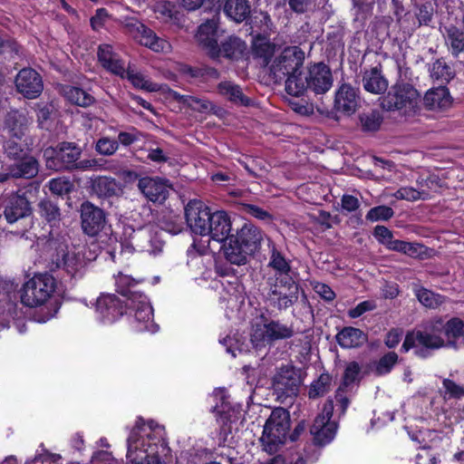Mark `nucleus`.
<instances>
[{
  "mask_svg": "<svg viewBox=\"0 0 464 464\" xmlns=\"http://www.w3.org/2000/svg\"><path fill=\"white\" fill-rule=\"evenodd\" d=\"M153 421L145 423L142 418H138L134 428L128 438L127 464H165L160 458L154 454L156 445L146 444L144 437H150L153 430Z\"/></svg>",
  "mask_w": 464,
  "mask_h": 464,
  "instance_id": "obj_1",
  "label": "nucleus"
},
{
  "mask_svg": "<svg viewBox=\"0 0 464 464\" xmlns=\"http://www.w3.org/2000/svg\"><path fill=\"white\" fill-rule=\"evenodd\" d=\"M289 428V412L281 407L273 410L265 423L260 438L263 450L269 454L276 453L285 443Z\"/></svg>",
  "mask_w": 464,
  "mask_h": 464,
  "instance_id": "obj_2",
  "label": "nucleus"
},
{
  "mask_svg": "<svg viewBox=\"0 0 464 464\" xmlns=\"http://www.w3.org/2000/svg\"><path fill=\"white\" fill-rule=\"evenodd\" d=\"M266 303L279 312L294 305L299 297V284L295 279L267 278Z\"/></svg>",
  "mask_w": 464,
  "mask_h": 464,
  "instance_id": "obj_3",
  "label": "nucleus"
},
{
  "mask_svg": "<svg viewBox=\"0 0 464 464\" xmlns=\"http://www.w3.org/2000/svg\"><path fill=\"white\" fill-rule=\"evenodd\" d=\"M419 92L410 83L398 82L392 86L386 95L382 97L381 105L389 111H398L408 114L415 110L420 101Z\"/></svg>",
  "mask_w": 464,
  "mask_h": 464,
  "instance_id": "obj_4",
  "label": "nucleus"
},
{
  "mask_svg": "<svg viewBox=\"0 0 464 464\" xmlns=\"http://www.w3.org/2000/svg\"><path fill=\"white\" fill-rule=\"evenodd\" d=\"M292 324H284L280 320L266 319L262 324H256L251 334V343L256 349L271 346L278 341L287 340L295 335Z\"/></svg>",
  "mask_w": 464,
  "mask_h": 464,
  "instance_id": "obj_5",
  "label": "nucleus"
},
{
  "mask_svg": "<svg viewBox=\"0 0 464 464\" xmlns=\"http://www.w3.org/2000/svg\"><path fill=\"white\" fill-rule=\"evenodd\" d=\"M56 288L54 277L47 273L35 275L24 283L22 288L21 301L29 307L46 303Z\"/></svg>",
  "mask_w": 464,
  "mask_h": 464,
  "instance_id": "obj_6",
  "label": "nucleus"
},
{
  "mask_svg": "<svg viewBox=\"0 0 464 464\" xmlns=\"http://www.w3.org/2000/svg\"><path fill=\"white\" fill-rule=\"evenodd\" d=\"M125 34L135 42L156 53H168L170 50L169 43L159 37L156 33L135 17H124L120 21Z\"/></svg>",
  "mask_w": 464,
  "mask_h": 464,
  "instance_id": "obj_7",
  "label": "nucleus"
},
{
  "mask_svg": "<svg viewBox=\"0 0 464 464\" xmlns=\"http://www.w3.org/2000/svg\"><path fill=\"white\" fill-rule=\"evenodd\" d=\"M82 156V149L73 142H61L55 148L44 150V157L47 169L59 170L74 169Z\"/></svg>",
  "mask_w": 464,
  "mask_h": 464,
  "instance_id": "obj_8",
  "label": "nucleus"
},
{
  "mask_svg": "<svg viewBox=\"0 0 464 464\" xmlns=\"http://www.w3.org/2000/svg\"><path fill=\"white\" fill-rule=\"evenodd\" d=\"M445 341L439 330H434V322L425 328L424 331L409 332L401 345L403 352L415 348V353L420 357L428 355V350L439 349L444 346Z\"/></svg>",
  "mask_w": 464,
  "mask_h": 464,
  "instance_id": "obj_9",
  "label": "nucleus"
},
{
  "mask_svg": "<svg viewBox=\"0 0 464 464\" xmlns=\"http://www.w3.org/2000/svg\"><path fill=\"white\" fill-rule=\"evenodd\" d=\"M304 62V53L298 46H287L275 57L269 66L270 74L283 81L288 74L298 72Z\"/></svg>",
  "mask_w": 464,
  "mask_h": 464,
  "instance_id": "obj_10",
  "label": "nucleus"
},
{
  "mask_svg": "<svg viewBox=\"0 0 464 464\" xmlns=\"http://www.w3.org/2000/svg\"><path fill=\"white\" fill-rule=\"evenodd\" d=\"M334 402L327 400L324 404L322 412L316 416L310 429L314 442L319 446L330 443L335 437L337 423L332 420Z\"/></svg>",
  "mask_w": 464,
  "mask_h": 464,
  "instance_id": "obj_11",
  "label": "nucleus"
},
{
  "mask_svg": "<svg viewBox=\"0 0 464 464\" xmlns=\"http://www.w3.org/2000/svg\"><path fill=\"white\" fill-rule=\"evenodd\" d=\"M127 305L114 294H102L95 303L96 318L102 324H112L126 313Z\"/></svg>",
  "mask_w": 464,
  "mask_h": 464,
  "instance_id": "obj_12",
  "label": "nucleus"
},
{
  "mask_svg": "<svg viewBox=\"0 0 464 464\" xmlns=\"http://www.w3.org/2000/svg\"><path fill=\"white\" fill-rule=\"evenodd\" d=\"M127 307L134 313L135 328L139 332H155L157 326L152 322L153 310L148 297L141 292H135Z\"/></svg>",
  "mask_w": 464,
  "mask_h": 464,
  "instance_id": "obj_13",
  "label": "nucleus"
},
{
  "mask_svg": "<svg viewBox=\"0 0 464 464\" xmlns=\"http://www.w3.org/2000/svg\"><path fill=\"white\" fill-rule=\"evenodd\" d=\"M219 17L218 14L212 15L198 26L196 38L200 45L207 51L208 55L213 59L220 58V48L218 44V28Z\"/></svg>",
  "mask_w": 464,
  "mask_h": 464,
  "instance_id": "obj_14",
  "label": "nucleus"
},
{
  "mask_svg": "<svg viewBox=\"0 0 464 464\" xmlns=\"http://www.w3.org/2000/svg\"><path fill=\"white\" fill-rule=\"evenodd\" d=\"M213 212L201 200H190L185 208L187 224L191 231L204 237Z\"/></svg>",
  "mask_w": 464,
  "mask_h": 464,
  "instance_id": "obj_15",
  "label": "nucleus"
},
{
  "mask_svg": "<svg viewBox=\"0 0 464 464\" xmlns=\"http://www.w3.org/2000/svg\"><path fill=\"white\" fill-rule=\"evenodd\" d=\"M81 225L84 234L97 236L105 227V212L94 204L85 201L81 205Z\"/></svg>",
  "mask_w": 464,
  "mask_h": 464,
  "instance_id": "obj_16",
  "label": "nucleus"
},
{
  "mask_svg": "<svg viewBox=\"0 0 464 464\" xmlns=\"http://www.w3.org/2000/svg\"><path fill=\"white\" fill-rule=\"evenodd\" d=\"M300 383V376L293 366L287 365L279 368L273 377L274 390L281 396L296 395Z\"/></svg>",
  "mask_w": 464,
  "mask_h": 464,
  "instance_id": "obj_17",
  "label": "nucleus"
},
{
  "mask_svg": "<svg viewBox=\"0 0 464 464\" xmlns=\"http://www.w3.org/2000/svg\"><path fill=\"white\" fill-rule=\"evenodd\" d=\"M15 87L27 99L37 98L44 90L41 75L32 68L22 69L15 77Z\"/></svg>",
  "mask_w": 464,
  "mask_h": 464,
  "instance_id": "obj_18",
  "label": "nucleus"
},
{
  "mask_svg": "<svg viewBox=\"0 0 464 464\" xmlns=\"http://www.w3.org/2000/svg\"><path fill=\"white\" fill-rule=\"evenodd\" d=\"M306 78L308 89L316 94L328 92L333 85L331 69L324 63H314L307 68Z\"/></svg>",
  "mask_w": 464,
  "mask_h": 464,
  "instance_id": "obj_19",
  "label": "nucleus"
},
{
  "mask_svg": "<svg viewBox=\"0 0 464 464\" xmlns=\"http://www.w3.org/2000/svg\"><path fill=\"white\" fill-rule=\"evenodd\" d=\"M138 188L147 199L162 204L169 197L170 184L159 177H144L139 179Z\"/></svg>",
  "mask_w": 464,
  "mask_h": 464,
  "instance_id": "obj_20",
  "label": "nucleus"
},
{
  "mask_svg": "<svg viewBox=\"0 0 464 464\" xmlns=\"http://www.w3.org/2000/svg\"><path fill=\"white\" fill-rule=\"evenodd\" d=\"M360 103L358 90L348 83L342 84L335 92L334 109L346 115L353 114Z\"/></svg>",
  "mask_w": 464,
  "mask_h": 464,
  "instance_id": "obj_21",
  "label": "nucleus"
},
{
  "mask_svg": "<svg viewBox=\"0 0 464 464\" xmlns=\"http://www.w3.org/2000/svg\"><path fill=\"white\" fill-rule=\"evenodd\" d=\"M53 261L57 267H63L72 276L80 274L85 266L83 256L80 252H69L65 245H59V250Z\"/></svg>",
  "mask_w": 464,
  "mask_h": 464,
  "instance_id": "obj_22",
  "label": "nucleus"
},
{
  "mask_svg": "<svg viewBox=\"0 0 464 464\" xmlns=\"http://www.w3.org/2000/svg\"><path fill=\"white\" fill-rule=\"evenodd\" d=\"M231 230L230 218L225 211H215L209 219L205 236H209L213 240L223 242L229 237Z\"/></svg>",
  "mask_w": 464,
  "mask_h": 464,
  "instance_id": "obj_23",
  "label": "nucleus"
},
{
  "mask_svg": "<svg viewBox=\"0 0 464 464\" xmlns=\"http://www.w3.org/2000/svg\"><path fill=\"white\" fill-rule=\"evenodd\" d=\"M236 238L243 246L253 255L257 251L264 240L265 235L262 230L253 224L246 223L237 232Z\"/></svg>",
  "mask_w": 464,
  "mask_h": 464,
  "instance_id": "obj_24",
  "label": "nucleus"
},
{
  "mask_svg": "<svg viewBox=\"0 0 464 464\" xmlns=\"http://www.w3.org/2000/svg\"><path fill=\"white\" fill-rule=\"evenodd\" d=\"M33 123L32 118L19 111H9L5 119V128L10 136L21 140Z\"/></svg>",
  "mask_w": 464,
  "mask_h": 464,
  "instance_id": "obj_25",
  "label": "nucleus"
},
{
  "mask_svg": "<svg viewBox=\"0 0 464 464\" xmlns=\"http://www.w3.org/2000/svg\"><path fill=\"white\" fill-rule=\"evenodd\" d=\"M270 256L267 266L275 270V276L270 278L294 279L291 276V265L284 255L276 247V245L268 238Z\"/></svg>",
  "mask_w": 464,
  "mask_h": 464,
  "instance_id": "obj_26",
  "label": "nucleus"
},
{
  "mask_svg": "<svg viewBox=\"0 0 464 464\" xmlns=\"http://www.w3.org/2000/svg\"><path fill=\"white\" fill-rule=\"evenodd\" d=\"M4 213L7 222L13 224L20 218L30 215L29 202L24 196L12 195L8 199Z\"/></svg>",
  "mask_w": 464,
  "mask_h": 464,
  "instance_id": "obj_27",
  "label": "nucleus"
},
{
  "mask_svg": "<svg viewBox=\"0 0 464 464\" xmlns=\"http://www.w3.org/2000/svg\"><path fill=\"white\" fill-rule=\"evenodd\" d=\"M388 81L382 73L381 66H374L366 70L362 75V86L368 92L380 94L388 88Z\"/></svg>",
  "mask_w": 464,
  "mask_h": 464,
  "instance_id": "obj_28",
  "label": "nucleus"
},
{
  "mask_svg": "<svg viewBox=\"0 0 464 464\" xmlns=\"http://www.w3.org/2000/svg\"><path fill=\"white\" fill-rule=\"evenodd\" d=\"M214 401L221 400L220 405L216 404L212 411L217 412V422L220 428V435H227L230 431L229 424L233 421L230 414V408L224 401V392L222 390H215L211 395Z\"/></svg>",
  "mask_w": 464,
  "mask_h": 464,
  "instance_id": "obj_29",
  "label": "nucleus"
},
{
  "mask_svg": "<svg viewBox=\"0 0 464 464\" xmlns=\"http://www.w3.org/2000/svg\"><path fill=\"white\" fill-rule=\"evenodd\" d=\"M98 59L107 71L120 76H123L125 69L122 62L112 51L110 44H101L98 48Z\"/></svg>",
  "mask_w": 464,
  "mask_h": 464,
  "instance_id": "obj_30",
  "label": "nucleus"
},
{
  "mask_svg": "<svg viewBox=\"0 0 464 464\" xmlns=\"http://www.w3.org/2000/svg\"><path fill=\"white\" fill-rule=\"evenodd\" d=\"M224 245V255L226 259L237 266L246 264L248 256H251L235 236H230Z\"/></svg>",
  "mask_w": 464,
  "mask_h": 464,
  "instance_id": "obj_31",
  "label": "nucleus"
},
{
  "mask_svg": "<svg viewBox=\"0 0 464 464\" xmlns=\"http://www.w3.org/2000/svg\"><path fill=\"white\" fill-rule=\"evenodd\" d=\"M424 105L431 111H443L451 104V100L448 89L440 86L428 91L423 99Z\"/></svg>",
  "mask_w": 464,
  "mask_h": 464,
  "instance_id": "obj_32",
  "label": "nucleus"
},
{
  "mask_svg": "<svg viewBox=\"0 0 464 464\" xmlns=\"http://www.w3.org/2000/svg\"><path fill=\"white\" fill-rule=\"evenodd\" d=\"M8 170L11 171L13 178L32 179L37 175L39 165L34 157L25 155L10 165Z\"/></svg>",
  "mask_w": 464,
  "mask_h": 464,
  "instance_id": "obj_33",
  "label": "nucleus"
},
{
  "mask_svg": "<svg viewBox=\"0 0 464 464\" xmlns=\"http://www.w3.org/2000/svg\"><path fill=\"white\" fill-rule=\"evenodd\" d=\"M92 189L102 198H110L121 191L120 183L111 177L99 176L92 179Z\"/></svg>",
  "mask_w": 464,
  "mask_h": 464,
  "instance_id": "obj_34",
  "label": "nucleus"
},
{
  "mask_svg": "<svg viewBox=\"0 0 464 464\" xmlns=\"http://www.w3.org/2000/svg\"><path fill=\"white\" fill-rule=\"evenodd\" d=\"M218 93L227 98L231 102L241 105L250 106L252 101L243 92L241 87L230 81H224L218 85Z\"/></svg>",
  "mask_w": 464,
  "mask_h": 464,
  "instance_id": "obj_35",
  "label": "nucleus"
},
{
  "mask_svg": "<svg viewBox=\"0 0 464 464\" xmlns=\"http://www.w3.org/2000/svg\"><path fill=\"white\" fill-rule=\"evenodd\" d=\"M277 45L265 37H257L252 46L255 59L260 61L264 66L272 63V58L276 53Z\"/></svg>",
  "mask_w": 464,
  "mask_h": 464,
  "instance_id": "obj_36",
  "label": "nucleus"
},
{
  "mask_svg": "<svg viewBox=\"0 0 464 464\" xmlns=\"http://www.w3.org/2000/svg\"><path fill=\"white\" fill-rule=\"evenodd\" d=\"M219 48L220 57L223 56L229 60H239L246 51V44L239 37L230 35L221 42Z\"/></svg>",
  "mask_w": 464,
  "mask_h": 464,
  "instance_id": "obj_37",
  "label": "nucleus"
},
{
  "mask_svg": "<svg viewBox=\"0 0 464 464\" xmlns=\"http://www.w3.org/2000/svg\"><path fill=\"white\" fill-rule=\"evenodd\" d=\"M336 341L343 348H355L366 342V335L358 328L344 327L336 334Z\"/></svg>",
  "mask_w": 464,
  "mask_h": 464,
  "instance_id": "obj_38",
  "label": "nucleus"
},
{
  "mask_svg": "<svg viewBox=\"0 0 464 464\" xmlns=\"http://www.w3.org/2000/svg\"><path fill=\"white\" fill-rule=\"evenodd\" d=\"M250 5L248 0H226L224 13L231 20L241 23L250 14Z\"/></svg>",
  "mask_w": 464,
  "mask_h": 464,
  "instance_id": "obj_39",
  "label": "nucleus"
},
{
  "mask_svg": "<svg viewBox=\"0 0 464 464\" xmlns=\"http://www.w3.org/2000/svg\"><path fill=\"white\" fill-rule=\"evenodd\" d=\"M285 92L294 97L302 96L308 89L306 73L298 72L288 74L285 79Z\"/></svg>",
  "mask_w": 464,
  "mask_h": 464,
  "instance_id": "obj_40",
  "label": "nucleus"
},
{
  "mask_svg": "<svg viewBox=\"0 0 464 464\" xmlns=\"http://www.w3.org/2000/svg\"><path fill=\"white\" fill-rule=\"evenodd\" d=\"M128 229L131 232L129 237L130 241L125 245L126 249H128L129 252H146V249H148L149 246L150 237L151 235L150 231L148 228H139L138 230H134L131 227H128L125 229V234Z\"/></svg>",
  "mask_w": 464,
  "mask_h": 464,
  "instance_id": "obj_41",
  "label": "nucleus"
},
{
  "mask_svg": "<svg viewBox=\"0 0 464 464\" xmlns=\"http://www.w3.org/2000/svg\"><path fill=\"white\" fill-rule=\"evenodd\" d=\"M445 39L454 56L457 57L464 52V32L462 30L453 25L447 27Z\"/></svg>",
  "mask_w": 464,
  "mask_h": 464,
  "instance_id": "obj_42",
  "label": "nucleus"
},
{
  "mask_svg": "<svg viewBox=\"0 0 464 464\" xmlns=\"http://www.w3.org/2000/svg\"><path fill=\"white\" fill-rule=\"evenodd\" d=\"M63 94L70 102L78 106L87 107L94 102V98L90 93L78 87L66 86Z\"/></svg>",
  "mask_w": 464,
  "mask_h": 464,
  "instance_id": "obj_43",
  "label": "nucleus"
},
{
  "mask_svg": "<svg viewBox=\"0 0 464 464\" xmlns=\"http://www.w3.org/2000/svg\"><path fill=\"white\" fill-rule=\"evenodd\" d=\"M464 323L459 318H452L445 324L441 320L434 322V330H439L440 335L443 334L447 338H456L463 332Z\"/></svg>",
  "mask_w": 464,
  "mask_h": 464,
  "instance_id": "obj_44",
  "label": "nucleus"
},
{
  "mask_svg": "<svg viewBox=\"0 0 464 464\" xmlns=\"http://www.w3.org/2000/svg\"><path fill=\"white\" fill-rule=\"evenodd\" d=\"M140 280H135L127 275L119 273L115 278V286L119 294L127 297V303L130 302L134 293L138 292L135 287Z\"/></svg>",
  "mask_w": 464,
  "mask_h": 464,
  "instance_id": "obj_45",
  "label": "nucleus"
},
{
  "mask_svg": "<svg viewBox=\"0 0 464 464\" xmlns=\"http://www.w3.org/2000/svg\"><path fill=\"white\" fill-rule=\"evenodd\" d=\"M176 100L179 102L189 107L191 110L204 113L210 111L214 109V105L211 102L206 99H201L191 95H175Z\"/></svg>",
  "mask_w": 464,
  "mask_h": 464,
  "instance_id": "obj_46",
  "label": "nucleus"
},
{
  "mask_svg": "<svg viewBox=\"0 0 464 464\" xmlns=\"http://www.w3.org/2000/svg\"><path fill=\"white\" fill-rule=\"evenodd\" d=\"M362 130L365 132L377 131L382 122L383 117L377 110L362 112L359 115Z\"/></svg>",
  "mask_w": 464,
  "mask_h": 464,
  "instance_id": "obj_47",
  "label": "nucleus"
},
{
  "mask_svg": "<svg viewBox=\"0 0 464 464\" xmlns=\"http://www.w3.org/2000/svg\"><path fill=\"white\" fill-rule=\"evenodd\" d=\"M332 384V377L327 372H323L320 376L314 381L308 392L310 399H315L324 396L330 391Z\"/></svg>",
  "mask_w": 464,
  "mask_h": 464,
  "instance_id": "obj_48",
  "label": "nucleus"
},
{
  "mask_svg": "<svg viewBox=\"0 0 464 464\" xmlns=\"http://www.w3.org/2000/svg\"><path fill=\"white\" fill-rule=\"evenodd\" d=\"M430 73L432 79L440 82L441 84L448 82L453 77L450 67L441 59L431 64Z\"/></svg>",
  "mask_w": 464,
  "mask_h": 464,
  "instance_id": "obj_49",
  "label": "nucleus"
},
{
  "mask_svg": "<svg viewBox=\"0 0 464 464\" xmlns=\"http://www.w3.org/2000/svg\"><path fill=\"white\" fill-rule=\"evenodd\" d=\"M397 362L398 354L394 352H389L374 363L372 371L377 376L385 375L392 371Z\"/></svg>",
  "mask_w": 464,
  "mask_h": 464,
  "instance_id": "obj_50",
  "label": "nucleus"
},
{
  "mask_svg": "<svg viewBox=\"0 0 464 464\" xmlns=\"http://www.w3.org/2000/svg\"><path fill=\"white\" fill-rule=\"evenodd\" d=\"M5 155L11 160H18L27 155L24 146L14 140L9 139L3 144Z\"/></svg>",
  "mask_w": 464,
  "mask_h": 464,
  "instance_id": "obj_51",
  "label": "nucleus"
},
{
  "mask_svg": "<svg viewBox=\"0 0 464 464\" xmlns=\"http://www.w3.org/2000/svg\"><path fill=\"white\" fill-rule=\"evenodd\" d=\"M418 300L426 307L436 308L443 302V297L428 289L420 288L416 292Z\"/></svg>",
  "mask_w": 464,
  "mask_h": 464,
  "instance_id": "obj_52",
  "label": "nucleus"
},
{
  "mask_svg": "<svg viewBox=\"0 0 464 464\" xmlns=\"http://www.w3.org/2000/svg\"><path fill=\"white\" fill-rule=\"evenodd\" d=\"M442 386L444 389V400H459L464 398V386L457 384L454 381L445 378L442 381Z\"/></svg>",
  "mask_w": 464,
  "mask_h": 464,
  "instance_id": "obj_53",
  "label": "nucleus"
},
{
  "mask_svg": "<svg viewBox=\"0 0 464 464\" xmlns=\"http://www.w3.org/2000/svg\"><path fill=\"white\" fill-rule=\"evenodd\" d=\"M40 214L48 222H55L60 218V209L56 204L48 199H44L39 203Z\"/></svg>",
  "mask_w": 464,
  "mask_h": 464,
  "instance_id": "obj_54",
  "label": "nucleus"
},
{
  "mask_svg": "<svg viewBox=\"0 0 464 464\" xmlns=\"http://www.w3.org/2000/svg\"><path fill=\"white\" fill-rule=\"evenodd\" d=\"M119 148V143L116 140L102 137L100 138L95 144V150L102 156L113 155Z\"/></svg>",
  "mask_w": 464,
  "mask_h": 464,
  "instance_id": "obj_55",
  "label": "nucleus"
},
{
  "mask_svg": "<svg viewBox=\"0 0 464 464\" xmlns=\"http://www.w3.org/2000/svg\"><path fill=\"white\" fill-rule=\"evenodd\" d=\"M429 194L425 191H419L411 187H403L399 188L394 197L398 199H405L409 201H416L419 199H426Z\"/></svg>",
  "mask_w": 464,
  "mask_h": 464,
  "instance_id": "obj_56",
  "label": "nucleus"
},
{
  "mask_svg": "<svg viewBox=\"0 0 464 464\" xmlns=\"http://www.w3.org/2000/svg\"><path fill=\"white\" fill-rule=\"evenodd\" d=\"M394 212L392 208L382 205L371 208L366 214V219L371 222L379 220H388L393 216Z\"/></svg>",
  "mask_w": 464,
  "mask_h": 464,
  "instance_id": "obj_57",
  "label": "nucleus"
},
{
  "mask_svg": "<svg viewBox=\"0 0 464 464\" xmlns=\"http://www.w3.org/2000/svg\"><path fill=\"white\" fill-rule=\"evenodd\" d=\"M354 20L358 22L365 21L372 13V6L363 0H352Z\"/></svg>",
  "mask_w": 464,
  "mask_h": 464,
  "instance_id": "obj_58",
  "label": "nucleus"
},
{
  "mask_svg": "<svg viewBox=\"0 0 464 464\" xmlns=\"http://www.w3.org/2000/svg\"><path fill=\"white\" fill-rule=\"evenodd\" d=\"M361 367L358 362H352L345 368L343 379V387L348 388L359 380Z\"/></svg>",
  "mask_w": 464,
  "mask_h": 464,
  "instance_id": "obj_59",
  "label": "nucleus"
},
{
  "mask_svg": "<svg viewBox=\"0 0 464 464\" xmlns=\"http://www.w3.org/2000/svg\"><path fill=\"white\" fill-rule=\"evenodd\" d=\"M111 19V16L105 8H99L90 20L91 26L92 30L99 32L101 29L106 27L107 23Z\"/></svg>",
  "mask_w": 464,
  "mask_h": 464,
  "instance_id": "obj_60",
  "label": "nucleus"
},
{
  "mask_svg": "<svg viewBox=\"0 0 464 464\" xmlns=\"http://www.w3.org/2000/svg\"><path fill=\"white\" fill-rule=\"evenodd\" d=\"M128 78L130 82L137 88L153 92L156 90L154 84L146 79V77L140 72H129Z\"/></svg>",
  "mask_w": 464,
  "mask_h": 464,
  "instance_id": "obj_61",
  "label": "nucleus"
},
{
  "mask_svg": "<svg viewBox=\"0 0 464 464\" xmlns=\"http://www.w3.org/2000/svg\"><path fill=\"white\" fill-rule=\"evenodd\" d=\"M72 186L70 180L66 179H52L49 181V188L52 193L59 196L69 193L72 189Z\"/></svg>",
  "mask_w": 464,
  "mask_h": 464,
  "instance_id": "obj_62",
  "label": "nucleus"
},
{
  "mask_svg": "<svg viewBox=\"0 0 464 464\" xmlns=\"http://www.w3.org/2000/svg\"><path fill=\"white\" fill-rule=\"evenodd\" d=\"M141 133L135 128H131L128 131H121L118 135V143L123 146H130L132 143L138 141L141 138Z\"/></svg>",
  "mask_w": 464,
  "mask_h": 464,
  "instance_id": "obj_63",
  "label": "nucleus"
},
{
  "mask_svg": "<svg viewBox=\"0 0 464 464\" xmlns=\"http://www.w3.org/2000/svg\"><path fill=\"white\" fill-rule=\"evenodd\" d=\"M60 459L59 454L44 451L36 455L32 460L27 461V464H57Z\"/></svg>",
  "mask_w": 464,
  "mask_h": 464,
  "instance_id": "obj_64",
  "label": "nucleus"
}]
</instances>
